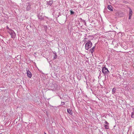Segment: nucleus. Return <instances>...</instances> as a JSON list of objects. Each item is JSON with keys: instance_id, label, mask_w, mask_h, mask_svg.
Returning <instances> with one entry per match:
<instances>
[{"instance_id": "a211bd4d", "label": "nucleus", "mask_w": 134, "mask_h": 134, "mask_svg": "<svg viewBox=\"0 0 134 134\" xmlns=\"http://www.w3.org/2000/svg\"><path fill=\"white\" fill-rule=\"evenodd\" d=\"M48 62H49L50 64L51 65L52 64V60L49 61L50 59H47Z\"/></svg>"}, {"instance_id": "393cba45", "label": "nucleus", "mask_w": 134, "mask_h": 134, "mask_svg": "<svg viewBox=\"0 0 134 134\" xmlns=\"http://www.w3.org/2000/svg\"><path fill=\"white\" fill-rule=\"evenodd\" d=\"M86 85H87H87H88V84H87V82H86Z\"/></svg>"}, {"instance_id": "0eeeda50", "label": "nucleus", "mask_w": 134, "mask_h": 134, "mask_svg": "<svg viewBox=\"0 0 134 134\" xmlns=\"http://www.w3.org/2000/svg\"><path fill=\"white\" fill-rule=\"evenodd\" d=\"M132 14V10L130 8H129V19H130Z\"/></svg>"}, {"instance_id": "9b49d317", "label": "nucleus", "mask_w": 134, "mask_h": 134, "mask_svg": "<svg viewBox=\"0 0 134 134\" xmlns=\"http://www.w3.org/2000/svg\"><path fill=\"white\" fill-rule=\"evenodd\" d=\"M116 88H115L114 87V88H113L112 89V94H114L115 93L116 90Z\"/></svg>"}, {"instance_id": "f8f14e48", "label": "nucleus", "mask_w": 134, "mask_h": 134, "mask_svg": "<svg viewBox=\"0 0 134 134\" xmlns=\"http://www.w3.org/2000/svg\"><path fill=\"white\" fill-rule=\"evenodd\" d=\"M95 48V46L93 47L91 49H90V51L91 53H93Z\"/></svg>"}, {"instance_id": "dca6fc26", "label": "nucleus", "mask_w": 134, "mask_h": 134, "mask_svg": "<svg viewBox=\"0 0 134 134\" xmlns=\"http://www.w3.org/2000/svg\"><path fill=\"white\" fill-rule=\"evenodd\" d=\"M104 127L106 129H109V126L108 125H104Z\"/></svg>"}, {"instance_id": "4be33fe9", "label": "nucleus", "mask_w": 134, "mask_h": 134, "mask_svg": "<svg viewBox=\"0 0 134 134\" xmlns=\"http://www.w3.org/2000/svg\"><path fill=\"white\" fill-rule=\"evenodd\" d=\"M7 28L8 29V30H9L10 29H9L7 26Z\"/></svg>"}, {"instance_id": "bb28decb", "label": "nucleus", "mask_w": 134, "mask_h": 134, "mask_svg": "<svg viewBox=\"0 0 134 134\" xmlns=\"http://www.w3.org/2000/svg\"><path fill=\"white\" fill-rule=\"evenodd\" d=\"M86 62H87V61H88V60H86Z\"/></svg>"}, {"instance_id": "39448f33", "label": "nucleus", "mask_w": 134, "mask_h": 134, "mask_svg": "<svg viewBox=\"0 0 134 134\" xmlns=\"http://www.w3.org/2000/svg\"><path fill=\"white\" fill-rule=\"evenodd\" d=\"M26 71L27 76L29 78H31L32 76V74L31 72L27 68L26 69Z\"/></svg>"}, {"instance_id": "1a4fd4ad", "label": "nucleus", "mask_w": 134, "mask_h": 134, "mask_svg": "<svg viewBox=\"0 0 134 134\" xmlns=\"http://www.w3.org/2000/svg\"><path fill=\"white\" fill-rule=\"evenodd\" d=\"M47 4L51 6L53 3V1H47Z\"/></svg>"}, {"instance_id": "5701e85b", "label": "nucleus", "mask_w": 134, "mask_h": 134, "mask_svg": "<svg viewBox=\"0 0 134 134\" xmlns=\"http://www.w3.org/2000/svg\"><path fill=\"white\" fill-rule=\"evenodd\" d=\"M87 87V88H88H88L89 86H88V85H87V87Z\"/></svg>"}, {"instance_id": "f257e3e1", "label": "nucleus", "mask_w": 134, "mask_h": 134, "mask_svg": "<svg viewBox=\"0 0 134 134\" xmlns=\"http://www.w3.org/2000/svg\"><path fill=\"white\" fill-rule=\"evenodd\" d=\"M7 31L11 36L12 38L14 39L15 38L16 35L13 30L12 29H10L9 30H7Z\"/></svg>"}, {"instance_id": "9d476101", "label": "nucleus", "mask_w": 134, "mask_h": 134, "mask_svg": "<svg viewBox=\"0 0 134 134\" xmlns=\"http://www.w3.org/2000/svg\"><path fill=\"white\" fill-rule=\"evenodd\" d=\"M108 8L110 10L112 11L113 10V8L110 5H109L108 6Z\"/></svg>"}, {"instance_id": "2eb2a0df", "label": "nucleus", "mask_w": 134, "mask_h": 134, "mask_svg": "<svg viewBox=\"0 0 134 134\" xmlns=\"http://www.w3.org/2000/svg\"><path fill=\"white\" fill-rule=\"evenodd\" d=\"M53 54H54V59H56L57 58V55L56 53L55 52H53Z\"/></svg>"}, {"instance_id": "20e7f679", "label": "nucleus", "mask_w": 134, "mask_h": 134, "mask_svg": "<svg viewBox=\"0 0 134 134\" xmlns=\"http://www.w3.org/2000/svg\"><path fill=\"white\" fill-rule=\"evenodd\" d=\"M51 88L52 90H53L54 91L58 90V85L57 84L54 83L52 84L51 86Z\"/></svg>"}, {"instance_id": "aec40b11", "label": "nucleus", "mask_w": 134, "mask_h": 134, "mask_svg": "<svg viewBox=\"0 0 134 134\" xmlns=\"http://www.w3.org/2000/svg\"><path fill=\"white\" fill-rule=\"evenodd\" d=\"M65 104V103L64 102H62L61 103V105H64Z\"/></svg>"}, {"instance_id": "6ab92c4d", "label": "nucleus", "mask_w": 134, "mask_h": 134, "mask_svg": "<svg viewBox=\"0 0 134 134\" xmlns=\"http://www.w3.org/2000/svg\"><path fill=\"white\" fill-rule=\"evenodd\" d=\"M70 14L71 15L73 14L74 13V12L72 11L71 10H70Z\"/></svg>"}, {"instance_id": "6e6552de", "label": "nucleus", "mask_w": 134, "mask_h": 134, "mask_svg": "<svg viewBox=\"0 0 134 134\" xmlns=\"http://www.w3.org/2000/svg\"><path fill=\"white\" fill-rule=\"evenodd\" d=\"M67 111L70 115H72V110L70 109H67Z\"/></svg>"}, {"instance_id": "b1692460", "label": "nucleus", "mask_w": 134, "mask_h": 134, "mask_svg": "<svg viewBox=\"0 0 134 134\" xmlns=\"http://www.w3.org/2000/svg\"><path fill=\"white\" fill-rule=\"evenodd\" d=\"M83 22H84V23H85V24H86V23L85 22V20H83Z\"/></svg>"}, {"instance_id": "ddd939ff", "label": "nucleus", "mask_w": 134, "mask_h": 134, "mask_svg": "<svg viewBox=\"0 0 134 134\" xmlns=\"http://www.w3.org/2000/svg\"><path fill=\"white\" fill-rule=\"evenodd\" d=\"M133 112L131 113V117L132 118H134V108L132 109Z\"/></svg>"}, {"instance_id": "a878e982", "label": "nucleus", "mask_w": 134, "mask_h": 134, "mask_svg": "<svg viewBox=\"0 0 134 134\" xmlns=\"http://www.w3.org/2000/svg\"><path fill=\"white\" fill-rule=\"evenodd\" d=\"M44 134H47L46 133H45V132H44Z\"/></svg>"}, {"instance_id": "423d86ee", "label": "nucleus", "mask_w": 134, "mask_h": 134, "mask_svg": "<svg viewBox=\"0 0 134 134\" xmlns=\"http://www.w3.org/2000/svg\"><path fill=\"white\" fill-rule=\"evenodd\" d=\"M31 5L30 3H27L26 4V10L27 11L30 10L31 9Z\"/></svg>"}, {"instance_id": "f3484780", "label": "nucleus", "mask_w": 134, "mask_h": 134, "mask_svg": "<svg viewBox=\"0 0 134 134\" xmlns=\"http://www.w3.org/2000/svg\"><path fill=\"white\" fill-rule=\"evenodd\" d=\"M117 0H112V2L115 4L117 2Z\"/></svg>"}, {"instance_id": "7ed1b4c3", "label": "nucleus", "mask_w": 134, "mask_h": 134, "mask_svg": "<svg viewBox=\"0 0 134 134\" xmlns=\"http://www.w3.org/2000/svg\"><path fill=\"white\" fill-rule=\"evenodd\" d=\"M102 72L105 74H106L109 72L108 69L105 66L102 67Z\"/></svg>"}, {"instance_id": "4468645a", "label": "nucleus", "mask_w": 134, "mask_h": 134, "mask_svg": "<svg viewBox=\"0 0 134 134\" xmlns=\"http://www.w3.org/2000/svg\"><path fill=\"white\" fill-rule=\"evenodd\" d=\"M38 18L40 20H42L43 19V18H42V16L40 14L38 15Z\"/></svg>"}, {"instance_id": "f03ea898", "label": "nucleus", "mask_w": 134, "mask_h": 134, "mask_svg": "<svg viewBox=\"0 0 134 134\" xmlns=\"http://www.w3.org/2000/svg\"><path fill=\"white\" fill-rule=\"evenodd\" d=\"M86 42H87L85 45V49L86 50H88L92 46V44L90 41H86Z\"/></svg>"}, {"instance_id": "412c9836", "label": "nucleus", "mask_w": 134, "mask_h": 134, "mask_svg": "<svg viewBox=\"0 0 134 134\" xmlns=\"http://www.w3.org/2000/svg\"><path fill=\"white\" fill-rule=\"evenodd\" d=\"M104 123L106 124H107V125H108L109 124V123L107 122L106 121H105V122H104Z\"/></svg>"}]
</instances>
